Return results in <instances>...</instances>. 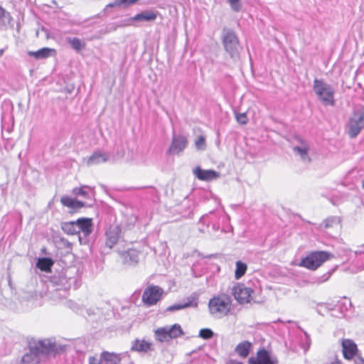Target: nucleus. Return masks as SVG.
<instances>
[{
    "label": "nucleus",
    "instance_id": "58836bf2",
    "mask_svg": "<svg viewBox=\"0 0 364 364\" xmlns=\"http://www.w3.org/2000/svg\"><path fill=\"white\" fill-rule=\"evenodd\" d=\"M332 272H328L327 273L324 274L322 277H321V279L320 280L321 282H326L327 281L331 275Z\"/></svg>",
    "mask_w": 364,
    "mask_h": 364
},
{
    "label": "nucleus",
    "instance_id": "7ed1b4c3",
    "mask_svg": "<svg viewBox=\"0 0 364 364\" xmlns=\"http://www.w3.org/2000/svg\"><path fill=\"white\" fill-rule=\"evenodd\" d=\"M313 90L318 100L326 106H333L334 101V89L333 87L322 80H314Z\"/></svg>",
    "mask_w": 364,
    "mask_h": 364
},
{
    "label": "nucleus",
    "instance_id": "ea45409f",
    "mask_svg": "<svg viewBox=\"0 0 364 364\" xmlns=\"http://www.w3.org/2000/svg\"><path fill=\"white\" fill-rule=\"evenodd\" d=\"M115 6H120L119 1H115L112 3L107 4L105 6V10H107L108 8H112V7H115Z\"/></svg>",
    "mask_w": 364,
    "mask_h": 364
},
{
    "label": "nucleus",
    "instance_id": "423d86ee",
    "mask_svg": "<svg viewBox=\"0 0 364 364\" xmlns=\"http://www.w3.org/2000/svg\"><path fill=\"white\" fill-rule=\"evenodd\" d=\"M183 333L181 326L177 323L159 328L155 331L156 338L160 342L168 341L170 339L177 338Z\"/></svg>",
    "mask_w": 364,
    "mask_h": 364
},
{
    "label": "nucleus",
    "instance_id": "f704fd0d",
    "mask_svg": "<svg viewBox=\"0 0 364 364\" xmlns=\"http://www.w3.org/2000/svg\"><path fill=\"white\" fill-rule=\"evenodd\" d=\"M235 117L237 122L241 124H246L248 122V118L245 112L236 113Z\"/></svg>",
    "mask_w": 364,
    "mask_h": 364
},
{
    "label": "nucleus",
    "instance_id": "f257e3e1",
    "mask_svg": "<svg viewBox=\"0 0 364 364\" xmlns=\"http://www.w3.org/2000/svg\"><path fill=\"white\" fill-rule=\"evenodd\" d=\"M232 300L226 294L214 296L208 301V310L210 315L215 318L227 316L231 309Z\"/></svg>",
    "mask_w": 364,
    "mask_h": 364
},
{
    "label": "nucleus",
    "instance_id": "393cba45",
    "mask_svg": "<svg viewBox=\"0 0 364 364\" xmlns=\"http://www.w3.org/2000/svg\"><path fill=\"white\" fill-rule=\"evenodd\" d=\"M28 55L34 57L36 60L45 59L55 54V50L53 48H43L37 51H29Z\"/></svg>",
    "mask_w": 364,
    "mask_h": 364
},
{
    "label": "nucleus",
    "instance_id": "37998d69",
    "mask_svg": "<svg viewBox=\"0 0 364 364\" xmlns=\"http://www.w3.org/2000/svg\"><path fill=\"white\" fill-rule=\"evenodd\" d=\"M356 363L357 364H364V359L360 358L358 359V360L356 361Z\"/></svg>",
    "mask_w": 364,
    "mask_h": 364
},
{
    "label": "nucleus",
    "instance_id": "4468645a",
    "mask_svg": "<svg viewBox=\"0 0 364 364\" xmlns=\"http://www.w3.org/2000/svg\"><path fill=\"white\" fill-rule=\"evenodd\" d=\"M341 346L343 357L347 360L352 359L358 350L355 343L350 339H343Z\"/></svg>",
    "mask_w": 364,
    "mask_h": 364
},
{
    "label": "nucleus",
    "instance_id": "9b49d317",
    "mask_svg": "<svg viewBox=\"0 0 364 364\" xmlns=\"http://www.w3.org/2000/svg\"><path fill=\"white\" fill-rule=\"evenodd\" d=\"M293 151L304 163H309L311 161L309 154V145L306 141L299 139V144L293 147Z\"/></svg>",
    "mask_w": 364,
    "mask_h": 364
},
{
    "label": "nucleus",
    "instance_id": "cd10ccee",
    "mask_svg": "<svg viewBox=\"0 0 364 364\" xmlns=\"http://www.w3.org/2000/svg\"><path fill=\"white\" fill-rule=\"evenodd\" d=\"M77 223L75 221H71L65 223L63 225V230L65 232L69 234V235H75L78 234L77 228Z\"/></svg>",
    "mask_w": 364,
    "mask_h": 364
},
{
    "label": "nucleus",
    "instance_id": "f03ea898",
    "mask_svg": "<svg viewBox=\"0 0 364 364\" xmlns=\"http://www.w3.org/2000/svg\"><path fill=\"white\" fill-rule=\"evenodd\" d=\"M58 350V347L52 339L41 340L38 342L36 350H31L28 353L23 356L22 360L25 363H38L39 358L37 353H56Z\"/></svg>",
    "mask_w": 364,
    "mask_h": 364
},
{
    "label": "nucleus",
    "instance_id": "a211bd4d",
    "mask_svg": "<svg viewBox=\"0 0 364 364\" xmlns=\"http://www.w3.org/2000/svg\"><path fill=\"white\" fill-rule=\"evenodd\" d=\"M76 223L78 233L82 232L85 236H87L92 232L93 225L91 218H79Z\"/></svg>",
    "mask_w": 364,
    "mask_h": 364
},
{
    "label": "nucleus",
    "instance_id": "aec40b11",
    "mask_svg": "<svg viewBox=\"0 0 364 364\" xmlns=\"http://www.w3.org/2000/svg\"><path fill=\"white\" fill-rule=\"evenodd\" d=\"M197 306H198V299L196 296H191L187 299L186 302L176 304L169 306L166 309V311H178V310L188 308V307H197Z\"/></svg>",
    "mask_w": 364,
    "mask_h": 364
},
{
    "label": "nucleus",
    "instance_id": "f8f14e48",
    "mask_svg": "<svg viewBox=\"0 0 364 364\" xmlns=\"http://www.w3.org/2000/svg\"><path fill=\"white\" fill-rule=\"evenodd\" d=\"M122 230L119 225H112L106 232L105 245L109 248H112L117 244L120 236Z\"/></svg>",
    "mask_w": 364,
    "mask_h": 364
},
{
    "label": "nucleus",
    "instance_id": "0eeeda50",
    "mask_svg": "<svg viewBox=\"0 0 364 364\" xmlns=\"http://www.w3.org/2000/svg\"><path fill=\"white\" fill-rule=\"evenodd\" d=\"M364 128V110L360 109L355 111L348 122V134L355 138Z\"/></svg>",
    "mask_w": 364,
    "mask_h": 364
},
{
    "label": "nucleus",
    "instance_id": "a878e982",
    "mask_svg": "<svg viewBox=\"0 0 364 364\" xmlns=\"http://www.w3.org/2000/svg\"><path fill=\"white\" fill-rule=\"evenodd\" d=\"M122 257L124 264L133 265L139 261V252L135 250H129L122 254Z\"/></svg>",
    "mask_w": 364,
    "mask_h": 364
},
{
    "label": "nucleus",
    "instance_id": "4be33fe9",
    "mask_svg": "<svg viewBox=\"0 0 364 364\" xmlns=\"http://www.w3.org/2000/svg\"><path fill=\"white\" fill-rule=\"evenodd\" d=\"M252 348V343L250 341H244L236 346L235 352L239 357L246 358L249 355Z\"/></svg>",
    "mask_w": 364,
    "mask_h": 364
},
{
    "label": "nucleus",
    "instance_id": "7c9ffc66",
    "mask_svg": "<svg viewBox=\"0 0 364 364\" xmlns=\"http://www.w3.org/2000/svg\"><path fill=\"white\" fill-rule=\"evenodd\" d=\"M68 42L71 45L73 48L76 50H80L85 46L82 41L77 38H68Z\"/></svg>",
    "mask_w": 364,
    "mask_h": 364
},
{
    "label": "nucleus",
    "instance_id": "a19ab883",
    "mask_svg": "<svg viewBox=\"0 0 364 364\" xmlns=\"http://www.w3.org/2000/svg\"><path fill=\"white\" fill-rule=\"evenodd\" d=\"M89 364H102L99 359L96 358H90L89 359Z\"/></svg>",
    "mask_w": 364,
    "mask_h": 364
},
{
    "label": "nucleus",
    "instance_id": "6e6552de",
    "mask_svg": "<svg viewBox=\"0 0 364 364\" xmlns=\"http://www.w3.org/2000/svg\"><path fill=\"white\" fill-rule=\"evenodd\" d=\"M164 289L158 286H149L145 289L142 301L148 306L155 305L162 297Z\"/></svg>",
    "mask_w": 364,
    "mask_h": 364
},
{
    "label": "nucleus",
    "instance_id": "dca6fc26",
    "mask_svg": "<svg viewBox=\"0 0 364 364\" xmlns=\"http://www.w3.org/2000/svg\"><path fill=\"white\" fill-rule=\"evenodd\" d=\"M109 159V155L103 151L94 152L87 160L86 164L88 166H95L102 163L107 162Z\"/></svg>",
    "mask_w": 364,
    "mask_h": 364
},
{
    "label": "nucleus",
    "instance_id": "bb28decb",
    "mask_svg": "<svg viewBox=\"0 0 364 364\" xmlns=\"http://www.w3.org/2000/svg\"><path fill=\"white\" fill-rule=\"evenodd\" d=\"M53 264V262L51 259L47 257L40 258L37 262V267L42 271L48 272L50 270V267Z\"/></svg>",
    "mask_w": 364,
    "mask_h": 364
},
{
    "label": "nucleus",
    "instance_id": "4c0bfd02",
    "mask_svg": "<svg viewBox=\"0 0 364 364\" xmlns=\"http://www.w3.org/2000/svg\"><path fill=\"white\" fill-rule=\"evenodd\" d=\"M4 15L5 11L2 7L0 6V28L5 24L4 19Z\"/></svg>",
    "mask_w": 364,
    "mask_h": 364
},
{
    "label": "nucleus",
    "instance_id": "20e7f679",
    "mask_svg": "<svg viewBox=\"0 0 364 364\" xmlns=\"http://www.w3.org/2000/svg\"><path fill=\"white\" fill-rule=\"evenodd\" d=\"M222 40L224 48L230 56L235 60L239 58L240 46L235 32L230 29H224Z\"/></svg>",
    "mask_w": 364,
    "mask_h": 364
},
{
    "label": "nucleus",
    "instance_id": "473e14b6",
    "mask_svg": "<svg viewBox=\"0 0 364 364\" xmlns=\"http://www.w3.org/2000/svg\"><path fill=\"white\" fill-rule=\"evenodd\" d=\"M231 9L235 12H239L242 9L241 0H227Z\"/></svg>",
    "mask_w": 364,
    "mask_h": 364
},
{
    "label": "nucleus",
    "instance_id": "e433bc0d",
    "mask_svg": "<svg viewBox=\"0 0 364 364\" xmlns=\"http://www.w3.org/2000/svg\"><path fill=\"white\" fill-rule=\"evenodd\" d=\"M137 1L138 0H119V3L120 6H127L129 5L135 4Z\"/></svg>",
    "mask_w": 364,
    "mask_h": 364
},
{
    "label": "nucleus",
    "instance_id": "9d476101",
    "mask_svg": "<svg viewBox=\"0 0 364 364\" xmlns=\"http://www.w3.org/2000/svg\"><path fill=\"white\" fill-rule=\"evenodd\" d=\"M248 364H278L277 358L272 356L264 348L259 349L256 356L250 357Z\"/></svg>",
    "mask_w": 364,
    "mask_h": 364
},
{
    "label": "nucleus",
    "instance_id": "1a4fd4ad",
    "mask_svg": "<svg viewBox=\"0 0 364 364\" xmlns=\"http://www.w3.org/2000/svg\"><path fill=\"white\" fill-rule=\"evenodd\" d=\"M253 290L243 284H237L232 290L235 299L240 304H247L253 299Z\"/></svg>",
    "mask_w": 364,
    "mask_h": 364
},
{
    "label": "nucleus",
    "instance_id": "2eb2a0df",
    "mask_svg": "<svg viewBox=\"0 0 364 364\" xmlns=\"http://www.w3.org/2000/svg\"><path fill=\"white\" fill-rule=\"evenodd\" d=\"M194 175L201 181H210L219 177V173L213 170H203L200 167H196L193 170Z\"/></svg>",
    "mask_w": 364,
    "mask_h": 364
},
{
    "label": "nucleus",
    "instance_id": "a18cd8bd",
    "mask_svg": "<svg viewBox=\"0 0 364 364\" xmlns=\"http://www.w3.org/2000/svg\"><path fill=\"white\" fill-rule=\"evenodd\" d=\"M3 53H4V50L1 49L0 50V57L2 55Z\"/></svg>",
    "mask_w": 364,
    "mask_h": 364
},
{
    "label": "nucleus",
    "instance_id": "72a5a7b5",
    "mask_svg": "<svg viewBox=\"0 0 364 364\" xmlns=\"http://www.w3.org/2000/svg\"><path fill=\"white\" fill-rule=\"evenodd\" d=\"M213 334V331L210 328H202L199 331V336L203 339H210Z\"/></svg>",
    "mask_w": 364,
    "mask_h": 364
},
{
    "label": "nucleus",
    "instance_id": "412c9836",
    "mask_svg": "<svg viewBox=\"0 0 364 364\" xmlns=\"http://www.w3.org/2000/svg\"><path fill=\"white\" fill-rule=\"evenodd\" d=\"M99 360L102 364H119L121 356L120 354L103 351L100 354Z\"/></svg>",
    "mask_w": 364,
    "mask_h": 364
},
{
    "label": "nucleus",
    "instance_id": "c03bdc74",
    "mask_svg": "<svg viewBox=\"0 0 364 364\" xmlns=\"http://www.w3.org/2000/svg\"><path fill=\"white\" fill-rule=\"evenodd\" d=\"M331 364H341V363L340 361H335V362H333Z\"/></svg>",
    "mask_w": 364,
    "mask_h": 364
},
{
    "label": "nucleus",
    "instance_id": "49530a36",
    "mask_svg": "<svg viewBox=\"0 0 364 364\" xmlns=\"http://www.w3.org/2000/svg\"><path fill=\"white\" fill-rule=\"evenodd\" d=\"M363 188H364V180L363 181Z\"/></svg>",
    "mask_w": 364,
    "mask_h": 364
},
{
    "label": "nucleus",
    "instance_id": "c756f323",
    "mask_svg": "<svg viewBox=\"0 0 364 364\" xmlns=\"http://www.w3.org/2000/svg\"><path fill=\"white\" fill-rule=\"evenodd\" d=\"M340 224V220L337 217H330L323 222L325 228H332L334 226H338Z\"/></svg>",
    "mask_w": 364,
    "mask_h": 364
},
{
    "label": "nucleus",
    "instance_id": "6ab92c4d",
    "mask_svg": "<svg viewBox=\"0 0 364 364\" xmlns=\"http://www.w3.org/2000/svg\"><path fill=\"white\" fill-rule=\"evenodd\" d=\"M72 193L75 196H81L87 199H94L95 188L88 186H81L80 187L74 188Z\"/></svg>",
    "mask_w": 364,
    "mask_h": 364
},
{
    "label": "nucleus",
    "instance_id": "b1692460",
    "mask_svg": "<svg viewBox=\"0 0 364 364\" xmlns=\"http://www.w3.org/2000/svg\"><path fill=\"white\" fill-rule=\"evenodd\" d=\"M60 203L63 206L73 210H78L85 206V203L75 198H72L68 196H63L60 198Z\"/></svg>",
    "mask_w": 364,
    "mask_h": 364
},
{
    "label": "nucleus",
    "instance_id": "2f4dec72",
    "mask_svg": "<svg viewBox=\"0 0 364 364\" xmlns=\"http://www.w3.org/2000/svg\"><path fill=\"white\" fill-rule=\"evenodd\" d=\"M195 146L198 150H205L206 149L205 138L204 136H199L195 141Z\"/></svg>",
    "mask_w": 364,
    "mask_h": 364
},
{
    "label": "nucleus",
    "instance_id": "79ce46f5",
    "mask_svg": "<svg viewBox=\"0 0 364 364\" xmlns=\"http://www.w3.org/2000/svg\"><path fill=\"white\" fill-rule=\"evenodd\" d=\"M343 301H344V304H348L349 306H350V304H351L350 301L347 298H344Z\"/></svg>",
    "mask_w": 364,
    "mask_h": 364
},
{
    "label": "nucleus",
    "instance_id": "5701e85b",
    "mask_svg": "<svg viewBox=\"0 0 364 364\" xmlns=\"http://www.w3.org/2000/svg\"><path fill=\"white\" fill-rule=\"evenodd\" d=\"M132 350L139 353H147L152 350V343L144 339H136L132 343Z\"/></svg>",
    "mask_w": 364,
    "mask_h": 364
},
{
    "label": "nucleus",
    "instance_id": "c85d7f7f",
    "mask_svg": "<svg viewBox=\"0 0 364 364\" xmlns=\"http://www.w3.org/2000/svg\"><path fill=\"white\" fill-rule=\"evenodd\" d=\"M246 270H247L246 264H245L240 261H237L236 262V269H235V278L237 279L241 278L245 274Z\"/></svg>",
    "mask_w": 364,
    "mask_h": 364
},
{
    "label": "nucleus",
    "instance_id": "ddd939ff",
    "mask_svg": "<svg viewBox=\"0 0 364 364\" xmlns=\"http://www.w3.org/2000/svg\"><path fill=\"white\" fill-rule=\"evenodd\" d=\"M159 12L154 10H146L141 13L136 14L134 16L129 18V21H138V22H153L157 16Z\"/></svg>",
    "mask_w": 364,
    "mask_h": 364
},
{
    "label": "nucleus",
    "instance_id": "39448f33",
    "mask_svg": "<svg viewBox=\"0 0 364 364\" xmlns=\"http://www.w3.org/2000/svg\"><path fill=\"white\" fill-rule=\"evenodd\" d=\"M330 253L325 251L312 252L302 259L299 265L311 270H315L330 257Z\"/></svg>",
    "mask_w": 364,
    "mask_h": 364
},
{
    "label": "nucleus",
    "instance_id": "f3484780",
    "mask_svg": "<svg viewBox=\"0 0 364 364\" xmlns=\"http://www.w3.org/2000/svg\"><path fill=\"white\" fill-rule=\"evenodd\" d=\"M188 144L186 138L183 136H174L169 151L173 154H178L186 149Z\"/></svg>",
    "mask_w": 364,
    "mask_h": 364
},
{
    "label": "nucleus",
    "instance_id": "c9c22d12",
    "mask_svg": "<svg viewBox=\"0 0 364 364\" xmlns=\"http://www.w3.org/2000/svg\"><path fill=\"white\" fill-rule=\"evenodd\" d=\"M304 336H305V338H304L305 345L302 348H304V351L306 352V350H309V348L311 346V338H310L309 336L306 332L304 333Z\"/></svg>",
    "mask_w": 364,
    "mask_h": 364
}]
</instances>
